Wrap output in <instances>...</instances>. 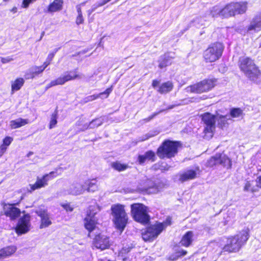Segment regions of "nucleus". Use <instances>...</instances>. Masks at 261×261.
<instances>
[{
    "label": "nucleus",
    "instance_id": "obj_60",
    "mask_svg": "<svg viewBox=\"0 0 261 261\" xmlns=\"http://www.w3.org/2000/svg\"><path fill=\"white\" fill-rule=\"evenodd\" d=\"M194 98H192L191 100H189V101H190V102H194L195 101L196 99H194V100H193Z\"/></svg>",
    "mask_w": 261,
    "mask_h": 261
},
{
    "label": "nucleus",
    "instance_id": "obj_29",
    "mask_svg": "<svg viewBox=\"0 0 261 261\" xmlns=\"http://www.w3.org/2000/svg\"><path fill=\"white\" fill-rule=\"evenodd\" d=\"M155 158L154 153L151 151L146 152L144 155H140L138 156V161L140 164H143L146 161H154Z\"/></svg>",
    "mask_w": 261,
    "mask_h": 261
},
{
    "label": "nucleus",
    "instance_id": "obj_23",
    "mask_svg": "<svg viewBox=\"0 0 261 261\" xmlns=\"http://www.w3.org/2000/svg\"><path fill=\"white\" fill-rule=\"evenodd\" d=\"M193 237L194 234L192 231L187 232L182 237L180 244L186 247H189L193 241Z\"/></svg>",
    "mask_w": 261,
    "mask_h": 261
},
{
    "label": "nucleus",
    "instance_id": "obj_58",
    "mask_svg": "<svg viewBox=\"0 0 261 261\" xmlns=\"http://www.w3.org/2000/svg\"><path fill=\"white\" fill-rule=\"evenodd\" d=\"M156 115L155 114H153L152 115H151V116L149 117L148 118L145 119V120H146V121H150V120H151L152 119H153V118Z\"/></svg>",
    "mask_w": 261,
    "mask_h": 261
},
{
    "label": "nucleus",
    "instance_id": "obj_26",
    "mask_svg": "<svg viewBox=\"0 0 261 261\" xmlns=\"http://www.w3.org/2000/svg\"><path fill=\"white\" fill-rule=\"evenodd\" d=\"M232 3L226 5L223 8H222L221 17H228L234 16Z\"/></svg>",
    "mask_w": 261,
    "mask_h": 261
},
{
    "label": "nucleus",
    "instance_id": "obj_14",
    "mask_svg": "<svg viewBox=\"0 0 261 261\" xmlns=\"http://www.w3.org/2000/svg\"><path fill=\"white\" fill-rule=\"evenodd\" d=\"M110 246L109 238L103 234L96 235L92 241V247L103 250Z\"/></svg>",
    "mask_w": 261,
    "mask_h": 261
},
{
    "label": "nucleus",
    "instance_id": "obj_48",
    "mask_svg": "<svg viewBox=\"0 0 261 261\" xmlns=\"http://www.w3.org/2000/svg\"><path fill=\"white\" fill-rule=\"evenodd\" d=\"M37 0H23L21 4V7L23 8L27 9L29 7V5Z\"/></svg>",
    "mask_w": 261,
    "mask_h": 261
},
{
    "label": "nucleus",
    "instance_id": "obj_22",
    "mask_svg": "<svg viewBox=\"0 0 261 261\" xmlns=\"http://www.w3.org/2000/svg\"><path fill=\"white\" fill-rule=\"evenodd\" d=\"M234 14L244 13L247 9V2L232 3Z\"/></svg>",
    "mask_w": 261,
    "mask_h": 261
},
{
    "label": "nucleus",
    "instance_id": "obj_51",
    "mask_svg": "<svg viewBox=\"0 0 261 261\" xmlns=\"http://www.w3.org/2000/svg\"><path fill=\"white\" fill-rule=\"evenodd\" d=\"M0 60L2 63L6 64L12 61L13 59L10 57H7L5 58L1 57Z\"/></svg>",
    "mask_w": 261,
    "mask_h": 261
},
{
    "label": "nucleus",
    "instance_id": "obj_1",
    "mask_svg": "<svg viewBox=\"0 0 261 261\" xmlns=\"http://www.w3.org/2000/svg\"><path fill=\"white\" fill-rule=\"evenodd\" d=\"M250 237V229L245 227L237 234L229 237L223 247V251L229 253L237 252L246 244Z\"/></svg>",
    "mask_w": 261,
    "mask_h": 261
},
{
    "label": "nucleus",
    "instance_id": "obj_3",
    "mask_svg": "<svg viewBox=\"0 0 261 261\" xmlns=\"http://www.w3.org/2000/svg\"><path fill=\"white\" fill-rule=\"evenodd\" d=\"M239 66L241 70L251 80L256 82L260 75L258 68L249 58L243 57L240 58Z\"/></svg>",
    "mask_w": 261,
    "mask_h": 261
},
{
    "label": "nucleus",
    "instance_id": "obj_11",
    "mask_svg": "<svg viewBox=\"0 0 261 261\" xmlns=\"http://www.w3.org/2000/svg\"><path fill=\"white\" fill-rule=\"evenodd\" d=\"M62 172V168H59L56 169L55 171L44 175L42 177H37L36 182L33 185H30L31 190L34 191L36 189L45 187L47 185L48 181L61 175Z\"/></svg>",
    "mask_w": 261,
    "mask_h": 261
},
{
    "label": "nucleus",
    "instance_id": "obj_59",
    "mask_svg": "<svg viewBox=\"0 0 261 261\" xmlns=\"http://www.w3.org/2000/svg\"><path fill=\"white\" fill-rule=\"evenodd\" d=\"M111 1V0H103V3L106 4L107 3H109Z\"/></svg>",
    "mask_w": 261,
    "mask_h": 261
},
{
    "label": "nucleus",
    "instance_id": "obj_9",
    "mask_svg": "<svg viewBox=\"0 0 261 261\" xmlns=\"http://www.w3.org/2000/svg\"><path fill=\"white\" fill-rule=\"evenodd\" d=\"M100 210L99 206L95 203L90 205L87 211V215L84 219V226L90 232L95 227L97 219L95 215Z\"/></svg>",
    "mask_w": 261,
    "mask_h": 261
},
{
    "label": "nucleus",
    "instance_id": "obj_2",
    "mask_svg": "<svg viewBox=\"0 0 261 261\" xmlns=\"http://www.w3.org/2000/svg\"><path fill=\"white\" fill-rule=\"evenodd\" d=\"M111 210L115 227L122 232L127 224L128 219L124 206L120 204H113Z\"/></svg>",
    "mask_w": 261,
    "mask_h": 261
},
{
    "label": "nucleus",
    "instance_id": "obj_61",
    "mask_svg": "<svg viewBox=\"0 0 261 261\" xmlns=\"http://www.w3.org/2000/svg\"><path fill=\"white\" fill-rule=\"evenodd\" d=\"M173 107H174V106H170V107L168 108V109H171L173 108Z\"/></svg>",
    "mask_w": 261,
    "mask_h": 261
},
{
    "label": "nucleus",
    "instance_id": "obj_42",
    "mask_svg": "<svg viewBox=\"0 0 261 261\" xmlns=\"http://www.w3.org/2000/svg\"><path fill=\"white\" fill-rule=\"evenodd\" d=\"M222 8L218 6L214 7L211 11V14L213 17H221Z\"/></svg>",
    "mask_w": 261,
    "mask_h": 261
},
{
    "label": "nucleus",
    "instance_id": "obj_34",
    "mask_svg": "<svg viewBox=\"0 0 261 261\" xmlns=\"http://www.w3.org/2000/svg\"><path fill=\"white\" fill-rule=\"evenodd\" d=\"M173 84L170 82H167L163 83L158 90L161 93H165L170 92L173 88Z\"/></svg>",
    "mask_w": 261,
    "mask_h": 261
},
{
    "label": "nucleus",
    "instance_id": "obj_50",
    "mask_svg": "<svg viewBox=\"0 0 261 261\" xmlns=\"http://www.w3.org/2000/svg\"><path fill=\"white\" fill-rule=\"evenodd\" d=\"M257 178L256 179L257 182V186L261 188V169H259L257 171Z\"/></svg>",
    "mask_w": 261,
    "mask_h": 261
},
{
    "label": "nucleus",
    "instance_id": "obj_44",
    "mask_svg": "<svg viewBox=\"0 0 261 261\" xmlns=\"http://www.w3.org/2000/svg\"><path fill=\"white\" fill-rule=\"evenodd\" d=\"M216 116H218V117L216 118V120H218L219 124L222 127L223 126H224L225 124L226 123V121L227 120L229 119V118H227V116H222L219 115H217Z\"/></svg>",
    "mask_w": 261,
    "mask_h": 261
},
{
    "label": "nucleus",
    "instance_id": "obj_15",
    "mask_svg": "<svg viewBox=\"0 0 261 261\" xmlns=\"http://www.w3.org/2000/svg\"><path fill=\"white\" fill-rule=\"evenodd\" d=\"M2 213L11 220H14L20 215V210L15 206L14 204L4 203L3 204Z\"/></svg>",
    "mask_w": 261,
    "mask_h": 261
},
{
    "label": "nucleus",
    "instance_id": "obj_43",
    "mask_svg": "<svg viewBox=\"0 0 261 261\" xmlns=\"http://www.w3.org/2000/svg\"><path fill=\"white\" fill-rule=\"evenodd\" d=\"M221 157L220 154H216V155L212 157L208 161V165L210 166H213L218 165L219 163V159Z\"/></svg>",
    "mask_w": 261,
    "mask_h": 261
},
{
    "label": "nucleus",
    "instance_id": "obj_28",
    "mask_svg": "<svg viewBox=\"0 0 261 261\" xmlns=\"http://www.w3.org/2000/svg\"><path fill=\"white\" fill-rule=\"evenodd\" d=\"M86 191L88 192H94L97 190V181L95 179H88L84 184Z\"/></svg>",
    "mask_w": 261,
    "mask_h": 261
},
{
    "label": "nucleus",
    "instance_id": "obj_10",
    "mask_svg": "<svg viewBox=\"0 0 261 261\" xmlns=\"http://www.w3.org/2000/svg\"><path fill=\"white\" fill-rule=\"evenodd\" d=\"M170 224V222L156 223L148 227L142 233V238L145 241H151L156 238Z\"/></svg>",
    "mask_w": 261,
    "mask_h": 261
},
{
    "label": "nucleus",
    "instance_id": "obj_30",
    "mask_svg": "<svg viewBox=\"0 0 261 261\" xmlns=\"http://www.w3.org/2000/svg\"><path fill=\"white\" fill-rule=\"evenodd\" d=\"M24 80L23 78H17L11 83V93H13L15 91L19 90L23 85Z\"/></svg>",
    "mask_w": 261,
    "mask_h": 261
},
{
    "label": "nucleus",
    "instance_id": "obj_16",
    "mask_svg": "<svg viewBox=\"0 0 261 261\" xmlns=\"http://www.w3.org/2000/svg\"><path fill=\"white\" fill-rule=\"evenodd\" d=\"M36 214L41 218L40 228L48 227L51 224L49 214L47 210L44 208H40L36 211Z\"/></svg>",
    "mask_w": 261,
    "mask_h": 261
},
{
    "label": "nucleus",
    "instance_id": "obj_40",
    "mask_svg": "<svg viewBox=\"0 0 261 261\" xmlns=\"http://www.w3.org/2000/svg\"><path fill=\"white\" fill-rule=\"evenodd\" d=\"M176 251L174 255H171L170 258L171 260H176L178 257L184 256L187 254V252L186 250L181 249L179 250H175Z\"/></svg>",
    "mask_w": 261,
    "mask_h": 261
},
{
    "label": "nucleus",
    "instance_id": "obj_12",
    "mask_svg": "<svg viewBox=\"0 0 261 261\" xmlns=\"http://www.w3.org/2000/svg\"><path fill=\"white\" fill-rule=\"evenodd\" d=\"M32 228L30 215L24 214L18 219L15 231L18 236H21L29 232Z\"/></svg>",
    "mask_w": 261,
    "mask_h": 261
},
{
    "label": "nucleus",
    "instance_id": "obj_8",
    "mask_svg": "<svg viewBox=\"0 0 261 261\" xmlns=\"http://www.w3.org/2000/svg\"><path fill=\"white\" fill-rule=\"evenodd\" d=\"M202 120L205 124L203 130L204 138L209 139L212 138L215 129V123L218 116L205 113L201 115Z\"/></svg>",
    "mask_w": 261,
    "mask_h": 261
},
{
    "label": "nucleus",
    "instance_id": "obj_39",
    "mask_svg": "<svg viewBox=\"0 0 261 261\" xmlns=\"http://www.w3.org/2000/svg\"><path fill=\"white\" fill-rule=\"evenodd\" d=\"M230 116L233 118H239L243 114L242 110L240 108H233L230 110Z\"/></svg>",
    "mask_w": 261,
    "mask_h": 261
},
{
    "label": "nucleus",
    "instance_id": "obj_17",
    "mask_svg": "<svg viewBox=\"0 0 261 261\" xmlns=\"http://www.w3.org/2000/svg\"><path fill=\"white\" fill-rule=\"evenodd\" d=\"M199 173V168H196L195 170H188L182 173H181L179 175V180L181 181H186L189 180H192L195 178L197 175Z\"/></svg>",
    "mask_w": 261,
    "mask_h": 261
},
{
    "label": "nucleus",
    "instance_id": "obj_55",
    "mask_svg": "<svg viewBox=\"0 0 261 261\" xmlns=\"http://www.w3.org/2000/svg\"><path fill=\"white\" fill-rule=\"evenodd\" d=\"M6 150H6L4 148L0 146V158L2 156V155L5 153Z\"/></svg>",
    "mask_w": 261,
    "mask_h": 261
},
{
    "label": "nucleus",
    "instance_id": "obj_31",
    "mask_svg": "<svg viewBox=\"0 0 261 261\" xmlns=\"http://www.w3.org/2000/svg\"><path fill=\"white\" fill-rule=\"evenodd\" d=\"M103 120L104 118L103 117L95 119L92 120L88 125L85 124L83 128H81V130H84L88 129V128H93L98 127L103 123Z\"/></svg>",
    "mask_w": 261,
    "mask_h": 261
},
{
    "label": "nucleus",
    "instance_id": "obj_37",
    "mask_svg": "<svg viewBox=\"0 0 261 261\" xmlns=\"http://www.w3.org/2000/svg\"><path fill=\"white\" fill-rule=\"evenodd\" d=\"M171 64V59L166 55L161 57L159 60V67L163 68Z\"/></svg>",
    "mask_w": 261,
    "mask_h": 261
},
{
    "label": "nucleus",
    "instance_id": "obj_7",
    "mask_svg": "<svg viewBox=\"0 0 261 261\" xmlns=\"http://www.w3.org/2000/svg\"><path fill=\"white\" fill-rule=\"evenodd\" d=\"M131 214L134 220L143 224L149 221V216L147 207L141 203H134L131 205Z\"/></svg>",
    "mask_w": 261,
    "mask_h": 261
},
{
    "label": "nucleus",
    "instance_id": "obj_18",
    "mask_svg": "<svg viewBox=\"0 0 261 261\" xmlns=\"http://www.w3.org/2000/svg\"><path fill=\"white\" fill-rule=\"evenodd\" d=\"M261 30V12L256 15L248 27V31H259Z\"/></svg>",
    "mask_w": 261,
    "mask_h": 261
},
{
    "label": "nucleus",
    "instance_id": "obj_38",
    "mask_svg": "<svg viewBox=\"0 0 261 261\" xmlns=\"http://www.w3.org/2000/svg\"><path fill=\"white\" fill-rule=\"evenodd\" d=\"M112 166L115 170L121 171L126 170L128 166L125 164H121L119 162H114L112 164Z\"/></svg>",
    "mask_w": 261,
    "mask_h": 261
},
{
    "label": "nucleus",
    "instance_id": "obj_36",
    "mask_svg": "<svg viewBox=\"0 0 261 261\" xmlns=\"http://www.w3.org/2000/svg\"><path fill=\"white\" fill-rule=\"evenodd\" d=\"M2 249L5 253L6 258H7L10 257L13 254H14L16 251L17 248L16 246L14 245H11L4 247L2 248Z\"/></svg>",
    "mask_w": 261,
    "mask_h": 261
},
{
    "label": "nucleus",
    "instance_id": "obj_32",
    "mask_svg": "<svg viewBox=\"0 0 261 261\" xmlns=\"http://www.w3.org/2000/svg\"><path fill=\"white\" fill-rule=\"evenodd\" d=\"M112 88H109L107 89L105 92H101L99 94H94L88 96L86 98L87 101H93L99 97H101L103 95H105V97L107 98L108 97V96L109 95L110 93L112 92Z\"/></svg>",
    "mask_w": 261,
    "mask_h": 261
},
{
    "label": "nucleus",
    "instance_id": "obj_47",
    "mask_svg": "<svg viewBox=\"0 0 261 261\" xmlns=\"http://www.w3.org/2000/svg\"><path fill=\"white\" fill-rule=\"evenodd\" d=\"M157 134L156 132H149L145 135L142 136L139 140L140 141H143L148 139L149 138L155 136Z\"/></svg>",
    "mask_w": 261,
    "mask_h": 261
},
{
    "label": "nucleus",
    "instance_id": "obj_6",
    "mask_svg": "<svg viewBox=\"0 0 261 261\" xmlns=\"http://www.w3.org/2000/svg\"><path fill=\"white\" fill-rule=\"evenodd\" d=\"M179 143L170 141H165L158 149L157 155L160 158H170L174 156L177 152Z\"/></svg>",
    "mask_w": 261,
    "mask_h": 261
},
{
    "label": "nucleus",
    "instance_id": "obj_33",
    "mask_svg": "<svg viewBox=\"0 0 261 261\" xmlns=\"http://www.w3.org/2000/svg\"><path fill=\"white\" fill-rule=\"evenodd\" d=\"M86 3V2L82 3L76 6V9L78 14L76 18V23L77 25L81 24L84 22V18L82 15V7L85 6Z\"/></svg>",
    "mask_w": 261,
    "mask_h": 261
},
{
    "label": "nucleus",
    "instance_id": "obj_20",
    "mask_svg": "<svg viewBox=\"0 0 261 261\" xmlns=\"http://www.w3.org/2000/svg\"><path fill=\"white\" fill-rule=\"evenodd\" d=\"M85 191L86 188H84V184L75 183L70 186L68 189V193L72 195H77L84 193Z\"/></svg>",
    "mask_w": 261,
    "mask_h": 261
},
{
    "label": "nucleus",
    "instance_id": "obj_5",
    "mask_svg": "<svg viewBox=\"0 0 261 261\" xmlns=\"http://www.w3.org/2000/svg\"><path fill=\"white\" fill-rule=\"evenodd\" d=\"M224 45L220 42L211 44L203 53V58L206 62H214L219 60L222 55Z\"/></svg>",
    "mask_w": 261,
    "mask_h": 261
},
{
    "label": "nucleus",
    "instance_id": "obj_27",
    "mask_svg": "<svg viewBox=\"0 0 261 261\" xmlns=\"http://www.w3.org/2000/svg\"><path fill=\"white\" fill-rule=\"evenodd\" d=\"M42 69L40 66H34L31 68L26 73L25 77L27 79H32L35 76L43 72Z\"/></svg>",
    "mask_w": 261,
    "mask_h": 261
},
{
    "label": "nucleus",
    "instance_id": "obj_19",
    "mask_svg": "<svg viewBox=\"0 0 261 261\" xmlns=\"http://www.w3.org/2000/svg\"><path fill=\"white\" fill-rule=\"evenodd\" d=\"M63 0H54L47 7L46 12L48 13H55L60 11L63 9Z\"/></svg>",
    "mask_w": 261,
    "mask_h": 261
},
{
    "label": "nucleus",
    "instance_id": "obj_45",
    "mask_svg": "<svg viewBox=\"0 0 261 261\" xmlns=\"http://www.w3.org/2000/svg\"><path fill=\"white\" fill-rule=\"evenodd\" d=\"M57 123V112H55L51 115L50 123H49V128H53L54 127Z\"/></svg>",
    "mask_w": 261,
    "mask_h": 261
},
{
    "label": "nucleus",
    "instance_id": "obj_57",
    "mask_svg": "<svg viewBox=\"0 0 261 261\" xmlns=\"http://www.w3.org/2000/svg\"><path fill=\"white\" fill-rule=\"evenodd\" d=\"M10 11L13 13H15L17 12V8L16 7H13L11 10Z\"/></svg>",
    "mask_w": 261,
    "mask_h": 261
},
{
    "label": "nucleus",
    "instance_id": "obj_53",
    "mask_svg": "<svg viewBox=\"0 0 261 261\" xmlns=\"http://www.w3.org/2000/svg\"><path fill=\"white\" fill-rule=\"evenodd\" d=\"M6 257L2 249H0V259L6 258Z\"/></svg>",
    "mask_w": 261,
    "mask_h": 261
},
{
    "label": "nucleus",
    "instance_id": "obj_52",
    "mask_svg": "<svg viewBox=\"0 0 261 261\" xmlns=\"http://www.w3.org/2000/svg\"><path fill=\"white\" fill-rule=\"evenodd\" d=\"M130 251V249L128 248H122V250L120 251L119 255L121 256V257L123 256V254L128 253Z\"/></svg>",
    "mask_w": 261,
    "mask_h": 261
},
{
    "label": "nucleus",
    "instance_id": "obj_41",
    "mask_svg": "<svg viewBox=\"0 0 261 261\" xmlns=\"http://www.w3.org/2000/svg\"><path fill=\"white\" fill-rule=\"evenodd\" d=\"M13 140V138L9 136H7L3 139V143L0 146L7 150L8 146L11 144Z\"/></svg>",
    "mask_w": 261,
    "mask_h": 261
},
{
    "label": "nucleus",
    "instance_id": "obj_21",
    "mask_svg": "<svg viewBox=\"0 0 261 261\" xmlns=\"http://www.w3.org/2000/svg\"><path fill=\"white\" fill-rule=\"evenodd\" d=\"M141 190L142 191H147L149 193H156L159 191L158 186L150 179H147L144 182V186Z\"/></svg>",
    "mask_w": 261,
    "mask_h": 261
},
{
    "label": "nucleus",
    "instance_id": "obj_4",
    "mask_svg": "<svg viewBox=\"0 0 261 261\" xmlns=\"http://www.w3.org/2000/svg\"><path fill=\"white\" fill-rule=\"evenodd\" d=\"M216 80L214 79H205L186 87V93H201L211 90L216 86Z\"/></svg>",
    "mask_w": 261,
    "mask_h": 261
},
{
    "label": "nucleus",
    "instance_id": "obj_13",
    "mask_svg": "<svg viewBox=\"0 0 261 261\" xmlns=\"http://www.w3.org/2000/svg\"><path fill=\"white\" fill-rule=\"evenodd\" d=\"M78 76L79 75L75 71L66 72L64 75L61 76L56 80L52 81L47 85L46 89H48L56 85H63L69 81L73 80L77 78Z\"/></svg>",
    "mask_w": 261,
    "mask_h": 261
},
{
    "label": "nucleus",
    "instance_id": "obj_49",
    "mask_svg": "<svg viewBox=\"0 0 261 261\" xmlns=\"http://www.w3.org/2000/svg\"><path fill=\"white\" fill-rule=\"evenodd\" d=\"M61 205L63 207L67 212H71L73 211V207L67 203H62Z\"/></svg>",
    "mask_w": 261,
    "mask_h": 261
},
{
    "label": "nucleus",
    "instance_id": "obj_35",
    "mask_svg": "<svg viewBox=\"0 0 261 261\" xmlns=\"http://www.w3.org/2000/svg\"><path fill=\"white\" fill-rule=\"evenodd\" d=\"M220 155H221V157L219 159V164H221L227 168H230L231 166L230 160L225 154H221Z\"/></svg>",
    "mask_w": 261,
    "mask_h": 261
},
{
    "label": "nucleus",
    "instance_id": "obj_25",
    "mask_svg": "<svg viewBox=\"0 0 261 261\" xmlns=\"http://www.w3.org/2000/svg\"><path fill=\"white\" fill-rule=\"evenodd\" d=\"M259 188L256 180H247L245 184L244 190L246 192L253 193L257 191Z\"/></svg>",
    "mask_w": 261,
    "mask_h": 261
},
{
    "label": "nucleus",
    "instance_id": "obj_56",
    "mask_svg": "<svg viewBox=\"0 0 261 261\" xmlns=\"http://www.w3.org/2000/svg\"><path fill=\"white\" fill-rule=\"evenodd\" d=\"M49 63L44 62V64L40 67L42 69V70H44L47 67V66L49 65Z\"/></svg>",
    "mask_w": 261,
    "mask_h": 261
},
{
    "label": "nucleus",
    "instance_id": "obj_24",
    "mask_svg": "<svg viewBox=\"0 0 261 261\" xmlns=\"http://www.w3.org/2000/svg\"><path fill=\"white\" fill-rule=\"evenodd\" d=\"M29 123V119L19 118L15 120H11L10 122V126L11 129H16L23 126Z\"/></svg>",
    "mask_w": 261,
    "mask_h": 261
},
{
    "label": "nucleus",
    "instance_id": "obj_46",
    "mask_svg": "<svg viewBox=\"0 0 261 261\" xmlns=\"http://www.w3.org/2000/svg\"><path fill=\"white\" fill-rule=\"evenodd\" d=\"M106 4L103 3V0H102L100 3L95 4L93 5L91 8L87 12L88 13V15H91L97 8L102 6L105 5Z\"/></svg>",
    "mask_w": 261,
    "mask_h": 261
},
{
    "label": "nucleus",
    "instance_id": "obj_54",
    "mask_svg": "<svg viewBox=\"0 0 261 261\" xmlns=\"http://www.w3.org/2000/svg\"><path fill=\"white\" fill-rule=\"evenodd\" d=\"M159 81L157 80H153L152 81V86L154 88H155L159 84Z\"/></svg>",
    "mask_w": 261,
    "mask_h": 261
}]
</instances>
